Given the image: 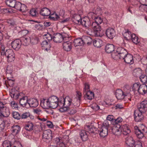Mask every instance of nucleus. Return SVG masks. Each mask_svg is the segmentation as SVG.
I'll use <instances>...</instances> for the list:
<instances>
[{
    "mask_svg": "<svg viewBox=\"0 0 147 147\" xmlns=\"http://www.w3.org/2000/svg\"><path fill=\"white\" fill-rule=\"evenodd\" d=\"M95 124H96L94 123H89L85 126V130H82L80 132V136L83 141H85L88 140L87 132L89 134L96 133L97 129L94 126Z\"/></svg>",
    "mask_w": 147,
    "mask_h": 147,
    "instance_id": "obj_1",
    "label": "nucleus"
},
{
    "mask_svg": "<svg viewBox=\"0 0 147 147\" xmlns=\"http://www.w3.org/2000/svg\"><path fill=\"white\" fill-rule=\"evenodd\" d=\"M130 92L131 90L129 88H125L123 91L120 89H118L116 91L115 96L118 99L122 100L125 98L131 101V94Z\"/></svg>",
    "mask_w": 147,
    "mask_h": 147,
    "instance_id": "obj_2",
    "label": "nucleus"
},
{
    "mask_svg": "<svg viewBox=\"0 0 147 147\" xmlns=\"http://www.w3.org/2000/svg\"><path fill=\"white\" fill-rule=\"evenodd\" d=\"M127 53V50L125 48L119 47L117 48L116 51H114L112 55L114 58L122 59Z\"/></svg>",
    "mask_w": 147,
    "mask_h": 147,
    "instance_id": "obj_3",
    "label": "nucleus"
},
{
    "mask_svg": "<svg viewBox=\"0 0 147 147\" xmlns=\"http://www.w3.org/2000/svg\"><path fill=\"white\" fill-rule=\"evenodd\" d=\"M68 34L66 33H63L61 34L57 33L54 34L53 35V41L56 43H60L61 42L68 39Z\"/></svg>",
    "mask_w": 147,
    "mask_h": 147,
    "instance_id": "obj_4",
    "label": "nucleus"
},
{
    "mask_svg": "<svg viewBox=\"0 0 147 147\" xmlns=\"http://www.w3.org/2000/svg\"><path fill=\"white\" fill-rule=\"evenodd\" d=\"M91 26L94 30V34L97 37H102L103 34L101 33L100 26L95 21L92 22Z\"/></svg>",
    "mask_w": 147,
    "mask_h": 147,
    "instance_id": "obj_5",
    "label": "nucleus"
},
{
    "mask_svg": "<svg viewBox=\"0 0 147 147\" xmlns=\"http://www.w3.org/2000/svg\"><path fill=\"white\" fill-rule=\"evenodd\" d=\"M51 106V108L55 109L58 106H60L58 98L56 96L53 95L48 98Z\"/></svg>",
    "mask_w": 147,
    "mask_h": 147,
    "instance_id": "obj_6",
    "label": "nucleus"
},
{
    "mask_svg": "<svg viewBox=\"0 0 147 147\" xmlns=\"http://www.w3.org/2000/svg\"><path fill=\"white\" fill-rule=\"evenodd\" d=\"M144 128L141 129L137 126L135 127V134L136 136L139 139L142 138L144 136L145 134L147 132V129L144 126Z\"/></svg>",
    "mask_w": 147,
    "mask_h": 147,
    "instance_id": "obj_7",
    "label": "nucleus"
},
{
    "mask_svg": "<svg viewBox=\"0 0 147 147\" xmlns=\"http://www.w3.org/2000/svg\"><path fill=\"white\" fill-rule=\"evenodd\" d=\"M144 112L140 111L139 109L135 111L134 114L135 121L137 122H140L144 119V116L142 115Z\"/></svg>",
    "mask_w": 147,
    "mask_h": 147,
    "instance_id": "obj_8",
    "label": "nucleus"
},
{
    "mask_svg": "<svg viewBox=\"0 0 147 147\" xmlns=\"http://www.w3.org/2000/svg\"><path fill=\"white\" fill-rule=\"evenodd\" d=\"M72 99L69 96H66L65 98H63L61 100H60L59 103L65 105V107H71L72 103Z\"/></svg>",
    "mask_w": 147,
    "mask_h": 147,
    "instance_id": "obj_9",
    "label": "nucleus"
},
{
    "mask_svg": "<svg viewBox=\"0 0 147 147\" xmlns=\"http://www.w3.org/2000/svg\"><path fill=\"white\" fill-rule=\"evenodd\" d=\"M52 132L50 129L44 131L43 132L42 138L44 140L48 142L51 140L52 138Z\"/></svg>",
    "mask_w": 147,
    "mask_h": 147,
    "instance_id": "obj_10",
    "label": "nucleus"
},
{
    "mask_svg": "<svg viewBox=\"0 0 147 147\" xmlns=\"http://www.w3.org/2000/svg\"><path fill=\"white\" fill-rule=\"evenodd\" d=\"M70 38L68 36V40H65L63 41V48L66 51H69L71 49L72 47V43L69 41Z\"/></svg>",
    "mask_w": 147,
    "mask_h": 147,
    "instance_id": "obj_11",
    "label": "nucleus"
},
{
    "mask_svg": "<svg viewBox=\"0 0 147 147\" xmlns=\"http://www.w3.org/2000/svg\"><path fill=\"white\" fill-rule=\"evenodd\" d=\"M5 55L7 58L8 62H12L15 60V55L13 51L9 49L5 52Z\"/></svg>",
    "mask_w": 147,
    "mask_h": 147,
    "instance_id": "obj_12",
    "label": "nucleus"
},
{
    "mask_svg": "<svg viewBox=\"0 0 147 147\" xmlns=\"http://www.w3.org/2000/svg\"><path fill=\"white\" fill-rule=\"evenodd\" d=\"M122 59L124 60L126 63L128 64H132L134 62L133 55L129 53H127Z\"/></svg>",
    "mask_w": 147,
    "mask_h": 147,
    "instance_id": "obj_13",
    "label": "nucleus"
},
{
    "mask_svg": "<svg viewBox=\"0 0 147 147\" xmlns=\"http://www.w3.org/2000/svg\"><path fill=\"white\" fill-rule=\"evenodd\" d=\"M28 105L27 108L31 107H36L38 105V102L37 99L31 98L28 100Z\"/></svg>",
    "mask_w": 147,
    "mask_h": 147,
    "instance_id": "obj_14",
    "label": "nucleus"
},
{
    "mask_svg": "<svg viewBox=\"0 0 147 147\" xmlns=\"http://www.w3.org/2000/svg\"><path fill=\"white\" fill-rule=\"evenodd\" d=\"M107 37L109 39H112L115 36V32L114 29L112 28L107 29L105 32Z\"/></svg>",
    "mask_w": 147,
    "mask_h": 147,
    "instance_id": "obj_15",
    "label": "nucleus"
},
{
    "mask_svg": "<svg viewBox=\"0 0 147 147\" xmlns=\"http://www.w3.org/2000/svg\"><path fill=\"white\" fill-rule=\"evenodd\" d=\"M81 24L86 29H88L91 26L90 20L87 17L82 19Z\"/></svg>",
    "mask_w": 147,
    "mask_h": 147,
    "instance_id": "obj_16",
    "label": "nucleus"
},
{
    "mask_svg": "<svg viewBox=\"0 0 147 147\" xmlns=\"http://www.w3.org/2000/svg\"><path fill=\"white\" fill-rule=\"evenodd\" d=\"M138 108L141 112H144L147 110V100L142 101L138 106Z\"/></svg>",
    "mask_w": 147,
    "mask_h": 147,
    "instance_id": "obj_17",
    "label": "nucleus"
},
{
    "mask_svg": "<svg viewBox=\"0 0 147 147\" xmlns=\"http://www.w3.org/2000/svg\"><path fill=\"white\" fill-rule=\"evenodd\" d=\"M138 92L140 94L144 95L147 93V86L145 84H143L140 86Z\"/></svg>",
    "mask_w": 147,
    "mask_h": 147,
    "instance_id": "obj_18",
    "label": "nucleus"
},
{
    "mask_svg": "<svg viewBox=\"0 0 147 147\" xmlns=\"http://www.w3.org/2000/svg\"><path fill=\"white\" fill-rule=\"evenodd\" d=\"M48 99H43L41 101V105L45 109H48L51 108V106Z\"/></svg>",
    "mask_w": 147,
    "mask_h": 147,
    "instance_id": "obj_19",
    "label": "nucleus"
},
{
    "mask_svg": "<svg viewBox=\"0 0 147 147\" xmlns=\"http://www.w3.org/2000/svg\"><path fill=\"white\" fill-rule=\"evenodd\" d=\"M72 20L74 23L77 24H81L82 19L79 14H75L72 17Z\"/></svg>",
    "mask_w": 147,
    "mask_h": 147,
    "instance_id": "obj_20",
    "label": "nucleus"
},
{
    "mask_svg": "<svg viewBox=\"0 0 147 147\" xmlns=\"http://www.w3.org/2000/svg\"><path fill=\"white\" fill-rule=\"evenodd\" d=\"M121 133L125 136H127L131 132L127 124L121 126Z\"/></svg>",
    "mask_w": 147,
    "mask_h": 147,
    "instance_id": "obj_21",
    "label": "nucleus"
},
{
    "mask_svg": "<svg viewBox=\"0 0 147 147\" xmlns=\"http://www.w3.org/2000/svg\"><path fill=\"white\" fill-rule=\"evenodd\" d=\"M23 98L22 99V98H21L20 100L19 103L22 107L27 108V107L28 105V97L26 96L23 97Z\"/></svg>",
    "mask_w": 147,
    "mask_h": 147,
    "instance_id": "obj_22",
    "label": "nucleus"
},
{
    "mask_svg": "<svg viewBox=\"0 0 147 147\" xmlns=\"http://www.w3.org/2000/svg\"><path fill=\"white\" fill-rule=\"evenodd\" d=\"M125 143L127 146L132 147L134 146L135 141L132 137L131 136L127 137L125 138Z\"/></svg>",
    "mask_w": 147,
    "mask_h": 147,
    "instance_id": "obj_23",
    "label": "nucleus"
},
{
    "mask_svg": "<svg viewBox=\"0 0 147 147\" xmlns=\"http://www.w3.org/2000/svg\"><path fill=\"white\" fill-rule=\"evenodd\" d=\"M10 114L9 108L8 107H4L3 110L0 111V116L5 117H8Z\"/></svg>",
    "mask_w": 147,
    "mask_h": 147,
    "instance_id": "obj_24",
    "label": "nucleus"
},
{
    "mask_svg": "<svg viewBox=\"0 0 147 147\" xmlns=\"http://www.w3.org/2000/svg\"><path fill=\"white\" fill-rule=\"evenodd\" d=\"M121 126L120 125H118V126H114L112 129L113 133L115 135L119 136L121 133V130L120 129Z\"/></svg>",
    "mask_w": 147,
    "mask_h": 147,
    "instance_id": "obj_25",
    "label": "nucleus"
},
{
    "mask_svg": "<svg viewBox=\"0 0 147 147\" xmlns=\"http://www.w3.org/2000/svg\"><path fill=\"white\" fill-rule=\"evenodd\" d=\"M40 13L41 15L45 16H48L51 13L50 10L46 7L42 9Z\"/></svg>",
    "mask_w": 147,
    "mask_h": 147,
    "instance_id": "obj_26",
    "label": "nucleus"
},
{
    "mask_svg": "<svg viewBox=\"0 0 147 147\" xmlns=\"http://www.w3.org/2000/svg\"><path fill=\"white\" fill-rule=\"evenodd\" d=\"M84 98L85 99L91 100L94 98V94L92 91H88L86 92H84Z\"/></svg>",
    "mask_w": 147,
    "mask_h": 147,
    "instance_id": "obj_27",
    "label": "nucleus"
},
{
    "mask_svg": "<svg viewBox=\"0 0 147 147\" xmlns=\"http://www.w3.org/2000/svg\"><path fill=\"white\" fill-rule=\"evenodd\" d=\"M74 45L76 47L78 46H82L84 45L82 37L81 38H78L74 40Z\"/></svg>",
    "mask_w": 147,
    "mask_h": 147,
    "instance_id": "obj_28",
    "label": "nucleus"
},
{
    "mask_svg": "<svg viewBox=\"0 0 147 147\" xmlns=\"http://www.w3.org/2000/svg\"><path fill=\"white\" fill-rule=\"evenodd\" d=\"M10 123V122L8 119L4 121L0 119V131H2L4 129L5 124H7L8 126Z\"/></svg>",
    "mask_w": 147,
    "mask_h": 147,
    "instance_id": "obj_29",
    "label": "nucleus"
},
{
    "mask_svg": "<svg viewBox=\"0 0 147 147\" xmlns=\"http://www.w3.org/2000/svg\"><path fill=\"white\" fill-rule=\"evenodd\" d=\"M92 42L94 46L97 48L100 47L102 45L103 42L102 40L99 38L94 39Z\"/></svg>",
    "mask_w": 147,
    "mask_h": 147,
    "instance_id": "obj_30",
    "label": "nucleus"
},
{
    "mask_svg": "<svg viewBox=\"0 0 147 147\" xmlns=\"http://www.w3.org/2000/svg\"><path fill=\"white\" fill-rule=\"evenodd\" d=\"M82 39L83 40L84 45L87 44L88 45H90L93 41L92 38L90 36H82Z\"/></svg>",
    "mask_w": 147,
    "mask_h": 147,
    "instance_id": "obj_31",
    "label": "nucleus"
},
{
    "mask_svg": "<svg viewBox=\"0 0 147 147\" xmlns=\"http://www.w3.org/2000/svg\"><path fill=\"white\" fill-rule=\"evenodd\" d=\"M34 127V124L33 123L31 122H29L26 124L25 128L27 131H31L33 130Z\"/></svg>",
    "mask_w": 147,
    "mask_h": 147,
    "instance_id": "obj_32",
    "label": "nucleus"
},
{
    "mask_svg": "<svg viewBox=\"0 0 147 147\" xmlns=\"http://www.w3.org/2000/svg\"><path fill=\"white\" fill-rule=\"evenodd\" d=\"M114 46L113 44H108L106 45L105 50L108 53H111L114 51Z\"/></svg>",
    "mask_w": 147,
    "mask_h": 147,
    "instance_id": "obj_33",
    "label": "nucleus"
},
{
    "mask_svg": "<svg viewBox=\"0 0 147 147\" xmlns=\"http://www.w3.org/2000/svg\"><path fill=\"white\" fill-rule=\"evenodd\" d=\"M10 95L12 98L18 99V91L15 89H12L10 92Z\"/></svg>",
    "mask_w": 147,
    "mask_h": 147,
    "instance_id": "obj_34",
    "label": "nucleus"
},
{
    "mask_svg": "<svg viewBox=\"0 0 147 147\" xmlns=\"http://www.w3.org/2000/svg\"><path fill=\"white\" fill-rule=\"evenodd\" d=\"M41 45L42 47H43V49L47 51L49 50L51 47L50 44L46 40H44L42 41L41 44Z\"/></svg>",
    "mask_w": 147,
    "mask_h": 147,
    "instance_id": "obj_35",
    "label": "nucleus"
},
{
    "mask_svg": "<svg viewBox=\"0 0 147 147\" xmlns=\"http://www.w3.org/2000/svg\"><path fill=\"white\" fill-rule=\"evenodd\" d=\"M22 119H25L30 117L31 119H34V117L31 115L29 112H27L23 113L21 115Z\"/></svg>",
    "mask_w": 147,
    "mask_h": 147,
    "instance_id": "obj_36",
    "label": "nucleus"
},
{
    "mask_svg": "<svg viewBox=\"0 0 147 147\" xmlns=\"http://www.w3.org/2000/svg\"><path fill=\"white\" fill-rule=\"evenodd\" d=\"M99 131H100L99 134L101 137H105L108 135V130L107 129H103L101 128L100 129Z\"/></svg>",
    "mask_w": 147,
    "mask_h": 147,
    "instance_id": "obj_37",
    "label": "nucleus"
},
{
    "mask_svg": "<svg viewBox=\"0 0 147 147\" xmlns=\"http://www.w3.org/2000/svg\"><path fill=\"white\" fill-rule=\"evenodd\" d=\"M6 4L9 6L15 8L16 2L15 0H6Z\"/></svg>",
    "mask_w": 147,
    "mask_h": 147,
    "instance_id": "obj_38",
    "label": "nucleus"
},
{
    "mask_svg": "<svg viewBox=\"0 0 147 147\" xmlns=\"http://www.w3.org/2000/svg\"><path fill=\"white\" fill-rule=\"evenodd\" d=\"M37 9L32 8L29 11L30 16L33 18L37 17L38 14L36 10Z\"/></svg>",
    "mask_w": 147,
    "mask_h": 147,
    "instance_id": "obj_39",
    "label": "nucleus"
},
{
    "mask_svg": "<svg viewBox=\"0 0 147 147\" xmlns=\"http://www.w3.org/2000/svg\"><path fill=\"white\" fill-rule=\"evenodd\" d=\"M21 38L20 40L21 44H23L25 45H27L28 44L30 41L29 38H28L25 37H21Z\"/></svg>",
    "mask_w": 147,
    "mask_h": 147,
    "instance_id": "obj_40",
    "label": "nucleus"
},
{
    "mask_svg": "<svg viewBox=\"0 0 147 147\" xmlns=\"http://www.w3.org/2000/svg\"><path fill=\"white\" fill-rule=\"evenodd\" d=\"M142 72V70L140 68H136L133 71V74L134 76L140 77Z\"/></svg>",
    "mask_w": 147,
    "mask_h": 147,
    "instance_id": "obj_41",
    "label": "nucleus"
},
{
    "mask_svg": "<svg viewBox=\"0 0 147 147\" xmlns=\"http://www.w3.org/2000/svg\"><path fill=\"white\" fill-rule=\"evenodd\" d=\"M111 123V121H109L107 120H105L102 125L101 128L103 129H107L108 130L110 124Z\"/></svg>",
    "mask_w": 147,
    "mask_h": 147,
    "instance_id": "obj_42",
    "label": "nucleus"
},
{
    "mask_svg": "<svg viewBox=\"0 0 147 147\" xmlns=\"http://www.w3.org/2000/svg\"><path fill=\"white\" fill-rule=\"evenodd\" d=\"M123 119L121 117H118L116 119H114L113 121V124L114 125V126H118V125H121L120 123L122 121Z\"/></svg>",
    "mask_w": 147,
    "mask_h": 147,
    "instance_id": "obj_43",
    "label": "nucleus"
},
{
    "mask_svg": "<svg viewBox=\"0 0 147 147\" xmlns=\"http://www.w3.org/2000/svg\"><path fill=\"white\" fill-rule=\"evenodd\" d=\"M11 45L12 47L15 50L18 51V39L12 41L11 43Z\"/></svg>",
    "mask_w": 147,
    "mask_h": 147,
    "instance_id": "obj_44",
    "label": "nucleus"
},
{
    "mask_svg": "<svg viewBox=\"0 0 147 147\" xmlns=\"http://www.w3.org/2000/svg\"><path fill=\"white\" fill-rule=\"evenodd\" d=\"M139 2L141 4L139 7V9L141 11H143L142 9L143 6H147V0H139ZM145 9H144V10H146Z\"/></svg>",
    "mask_w": 147,
    "mask_h": 147,
    "instance_id": "obj_45",
    "label": "nucleus"
},
{
    "mask_svg": "<svg viewBox=\"0 0 147 147\" xmlns=\"http://www.w3.org/2000/svg\"><path fill=\"white\" fill-rule=\"evenodd\" d=\"M131 39V40L133 42L136 44L140 42L138 38L134 34H132Z\"/></svg>",
    "mask_w": 147,
    "mask_h": 147,
    "instance_id": "obj_46",
    "label": "nucleus"
},
{
    "mask_svg": "<svg viewBox=\"0 0 147 147\" xmlns=\"http://www.w3.org/2000/svg\"><path fill=\"white\" fill-rule=\"evenodd\" d=\"M140 79L141 82L144 84L147 82V76L145 74H142L140 76Z\"/></svg>",
    "mask_w": 147,
    "mask_h": 147,
    "instance_id": "obj_47",
    "label": "nucleus"
},
{
    "mask_svg": "<svg viewBox=\"0 0 147 147\" xmlns=\"http://www.w3.org/2000/svg\"><path fill=\"white\" fill-rule=\"evenodd\" d=\"M97 16H98L96 13L93 12H90L88 13V17H87L89 18L90 20L91 19L95 20Z\"/></svg>",
    "mask_w": 147,
    "mask_h": 147,
    "instance_id": "obj_48",
    "label": "nucleus"
},
{
    "mask_svg": "<svg viewBox=\"0 0 147 147\" xmlns=\"http://www.w3.org/2000/svg\"><path fill=\"white\" fill-rule=\"evenodd\" d=\"M2 144L3 147H13L10 142L8 140L4 141ZM13 147H16V146H14Z\"/></svg>",
    "mask_w": 147,
    "mask_h": 147,
    "instance_id": "obj_49",
    "label": "nucleus"
},
{
    "mask_svg": "<svg viewBox=\"0 0 147 147\" xmlns=\"http://www.w3.org/2000/svg\"><path fill=\"white\" fill-rule=\"evenodd\" d=\"M141 84L139 82H137L133 84L132 88V90L134 91H136L138 92V89H139L140 86Z\"/></svg>",
    "mask_w": 147,
    "mask_h": 147,
    "instance_id": "obj_50",
    "label": "nucleus"
},
{
    "mask_svg": "<svg viewBox=\"0 0 147 147\" xmlns=\"http://www.w3.org/2000/svg\"><path fill=\"white\" fill-rule=\"evenodd\" d=\"M62 105H63L62 106L60 105L59 106L60 107L59 110L60 112H65L69 110V107H65V105H64L63 104H62Z\"/></svg>",
    "mask_w": 147,
    "mask_h": 147,
    "instance_id": "obj_51",
    "label": "nucleus"
},
{
    "mask_svg": "<svg viewBox=\"0 0 147 147\" xmlns=\"http://www.w3.org/2000/svg\"><path fill=\"white\" fill-rule=\"evenodd\" d=\"M19 6H20V9L19 11L22 12H25L26 10V6L24 4H22L19 2Z\"/></svg>",
    "mask_w": 147,
    "mask_h": 147,
    "instance_id": "obj_52",
    "label": "nucleus"
},
{
    "mask_svg": "<svg viewBox=\"0 0 147 147\" xmlns=\"http://www.w3.org/2000/svg\"><path fill=\"white\" fill-rule=\"evenodd\" d=\"M30 42L33 44H37L38 42V39L36 37L29 38Z\"/></svg>",
    "mask_w": 147,
    "mask_h": 147,
    "instance_id": "obj_53",
    "label": "nucleus"
},
{
    "mask_svg": "<svg viewBox=\"0 0 147 147\" xmlns=\"http://www.w3.org/2000/svg\"><path fill=\"white\" fill-rule=\"evenodd\" d=\"M54 15V14L53 13L51 14V16H49V18L50 20H52L55 21H57L58 20L59 18V16L56 14H55V17H54L53 16Z\"/></svg>",
    "mask_w": 147,
    "mask_h": 147,
    "instance_id": "obj_54",
    "label": "nucleus"
},
{
    "mask_svg": "<svg viewBox=\"0 0 147 147\" xmlns=\"http://www.w3.org/2000/svg\"><path fill=\"white\" fill-rule=\"evenodd\" d=\"M132 34L131 32L129 31L128 30H127L125 33V35L126 36L125 37V38L127 40H129L131 39V38Z\"/></svg>",
    "mask_w": 147,
    "mask_h": 147,
    "instance_id": "obj_55",
    "label": "nucleus"
},
{
    "mask_svg": "<svg viewBox=\"0 0 147 147\" xmlns=\"http://www.w3.org/2000/svg\"><path fill=\"white\" fill-rule=\"evenodd\" d=\"M14 80L11 79V78H8L7 82H6L5 83L7 84H8L10 86H12L14 84Z\"/></svg>",
    "mask_w": 147,
    "mask_h": 147,
    "instance_id": "obj_56",
    "label": "nucleus"
},
{
    "mask_svg": "<svg viewBox=\"0 0 147 147\" xmlns=\"http://www.w3.org/2000/svg\"><path fill=\"white\" fill-rule=\"evenodd\" d=\"M10 105L13 109H18V106L17 102L14 101H12L10 103Z\"/></svg>",
    "mask_w": 147,
    "mask_h": 147,
    "instance_id": "obj_57",
    "label": "nucleus"
},
{
    "mask_svg": "<svg viewBox=\"0 0 147 147\" xmlns=\"http://www.w3.org/2000/svg\"><path fill=\"white\" fill-rule=\"evenodd\" d=\"M43 36L49 41L53 40V36H52L50 34L48 33L44 34Z\"/></svg>",
    "mask_w": 147,
    "mask_h": 147,
    "instance_id": "obj_58",
    "label": "nucleus"
},
{
    "mask_svg": "<svg viewBox=\"0 0 147 147\" xmlns=\"http://www.w3.org/2000/svg\"><path fill=\"white\" fill-rule=\"evenodd\" d=\"M80 101L77 100H76V102H74V101H72L71 107H79L80 105Z\"/></svg>",
    "mask_w": 147,
    "mask_h": 147,
    "instance_id": "obj_59",
    "label": "nucleus"
},
{
    "mask_svg": "<svg viewBox=\"0 0 147 147\" xmlns=\"http://www.w3.org/2000/svg\"><path fill=\"white\" fill-rule=\"evenodd\" d=\"M12 131L13 133L16 132V134H17L18 132V125H17L12 126Z\"/></svg>",
    "mask_w": 147,
    "mask_h": 147,
    "instance_id": "obj_60",
    "label": "nucleus"
},
{
    "mask_svg": "<svg viewBox=\"0 0 147 147\" xmlns=\"http://www.w3.org/2000/svg\"><path fill=\"white\" fill-rule=\"evenodd\" d=\"M28 32L27 30L24 29L19 32V35H20L22 37H24L28 33Z\"/></svg>",
    "mask_w": 147,
    "mask_h": 147,
    "instance_id": "obj_61",
    "label": "nucleus"
},
{
    "mask_svg": "<svg viewBox=\"0 0 147 147\" xmlns=\"http://www.w3.org/2000/svg\"><path fill=\"white\" fill-rule=\"evenodd\" d=\"M94 20L96 23L99 25L102 23L103 21V20L101 18L98 16H97L96 17Z\"/></svg>",
    "mask_w": 147,
    "mask_h": 147,
    "instance_id": "obj_62",
    "label": "nucleus"
},
{
    "mask_svg": "<svg viewBox=\"0 0 147 147\" xmlns=\"http://www.w3.org/2000/svg\"><path fill=\"white\" fill-rule=\"evenodd\" d=\"M90 86L89 84L87 83H85L84 84V92L88 91H90Z\"/></svg>",
    "mask_w": 147,
    "mask_h": 147,
    "instance_id": "obj_63",
    "label": "nucleus"
},
{
    "mask_svg": "<svg viewBox=\"0 0 147 147\" xmlns=\"http://www.w3.org/2000/svg\"><path fill=\"white\" fill-rule=\"evenodd\" d=\"M76 96V99L78 100L81 101L82 97L81 93L79 91H77Z\"/></svg>",
    "mask_w": 147,
    "mask_h": 147,
    "instance_id": "obj_64",
    "label": "nucleus"
}]
</instances>
